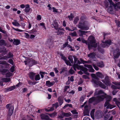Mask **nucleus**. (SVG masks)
Wrapping results in <instances>:
<instances>
[{
	"instance_id": "nucleus-59",
	"label": "nucleus",
	"mask_w": 120,
	"mask_h": 120,
	"mask_svg": "<svg viewBox=\"0 0 120 120\" xmlns=\"http://www.w3.org/2000/svg\"><path fill=\"white\" fill-rule=\"evenodd\" d=\"M68 44V42H66L65 44H64L63 45V48H64L66 46H67V45Z\"/></svg>"
},
{
	"instance_id": "nucleus-31",
	"label": "nucleus",
	"mask_w": 120,
	"mask_h": 120,
	"mask_svg": "<svg viewBox=\"0 0 120 120\" xmlns=\"http://www.w3.org/2000/svg\"><path fill=\"white\" fill-rule=\"evenodd\" d=\"M14 41L13 42V44L16 45H17L20 43V41L18 40L14 39Z\"/></svg>"
},
{
	"instance_id": "nucleus-8",
	"label": "nucleus",
	"mask_w": 120,
	"mask_h": 120,
	"mask_svg": "<svg viewBox=\"0 0 120 120\" xmlns=\"http://www.w3.org/2000/svg\"><path fill=\"white\" fill-rule=\"evenodd\" d=\"M91 76L93 78L92 81V82H93L94 84V86H97L99 85L103 89H105L106 87L100 81H98L97 80V81H96V80H95L94 79H96V77L95 74L92 73L91 74Z\"/></svg>"
},
{
	"instance_id": "nucleus-61",
	"label": "nucleus",
	"mask_w": 120,
	"mask_h": 120,
	"mask_svg": "<svg viewBox=\"0 0 120 120\" xmlns=\"http://www.w3.org/2000/svg\"><path fill=\"white\" fill-rule=\"evenodd\" d=\"M118 92V91L116 90H114L113 91L112 93V94L113 95H114L115 94H116Z\"/></svg>"
},
{
	"instance_id": "nucleus-23",
	"label": "nucleus",
	"mask_w": 120,
	"mask_h": 120,
	"mask_svg": "<svg viewBox=\"0 0 120 120\" xmlns=\"http://www.w3.org/2000/svg\"><path fill=\"white\" fill-rule=\"evenodd\" d=\"M88 32L87 31H83L79 30L78 33L80 36L83 37V35H86V34Z\"/></svg>"
},
{
	"instance_id": "nucleus-38",
	"label": "nucleus",
	"mask_w": 120,
	"mask_h": 120,
	"mask_svg": "<svg viewBox=\"0 0 120 120\" xmlns=\"http://www.w3.org/2000/svg\"><path fill=\"white\" fill-rule=\"evenodd\" d=\"M68 107H72V105L71 104H67L65 105L63 107V109H65L67 108Z\"/></svg>"
},
{
	"instance_id": "nucleus-49",
	"label": "nucleus",
	"mask_w": 120,
	"mask_h": 120,
	"mask_svg": "<svg viewBox=\"0 0 120 120\" xmlns=\"http://www.w3.org/2000/svg\"><path fill=\"white\" fill-rule=\"evenodd\" d=\"M54 109V107L53 106V107H51L49 109L47 110V109H46L45 110L46 111H50L53 110Z\"/></svg>"
},
{
	"instance_id": "nucleus-60",
	"label": "nucleus",
	"mask_w": 120,
	"mask_h": 120,
	"mask_svg": "<svg viewBox=\"0 0 120 120\" xmlns=\"http://www.w3.org/2000/svg\"><path fill=\"white\" fill-rule=\"evenodd\" d=\"M74 72V70L72 69H71L69 71V73L71 74H73Z\"/></svg>"
},
{
	"instance_id": "nucleus-9",
	"label": "nucleus",
	"mask_w": 120,
	"mask_h": 120,
	"mask_svg": "<svg viewBox=\"0 0 120 120\" xmlns=\"http://www.w3.org/2000/svg\"><path fill=\"white\" fill-rule=\"evenodd\" d=\"M97 61V60H95L91 62L93 67L97 71L99 69L96 65L100 68H102L104 66V64L102 62L100 61L98 63Z\"/></svg>"
},
{
	"instance_id": "nucleus-44",
	"label": "nucleus",
	"mask_w": 120,
	"mask_h": 120,
	"mask_svg": "<svg viewBox=\"0 0 120 120\" xmlns=\"http://www.w3.org/2000/svg\"><path fill=\"white\" fill-rule=\"evenodd\" d=\"M12 28L13 30H15V31H18V32H23L24 31V30H23L19 29H18L15 28L13 27H12Z\"/></svg>"
},
{
	"instance_id": "nucleus-50",
	"label": "nucleus",
	"mask_w": 120,
	"mask_h": 120,
	"mask_svg": "<svg viewBox=\"0 0 120 120\" xmlns=\"http://www.w3.org/2000/svg\"><path fill=\"white\" fill-rule=\"evenodd\" d=\"M71 112L73 114H76L78 113L75 110H72Z\"/></svg>"
},
{
	"instance_id": "nucleus-4",
	"label": "nucleus",
	"mask_w": 120,
	"mask_h": 120,
	"mask_svg": "<svg viewBox=\"0 0 120 120\" xmlns=\"http://www.w3.org/2000/svg\"><path fill=\"white\" fill-rule=\"evenodd\" d=\"M88 40L89 43H88L82 38H81V40L82 42L88 45V47L89 50H90L91 47L95 48L97 47L98 44L95 42V40L94 37L90 36L88 39Z\"/></svg>"
},
{
	"instance_id": "nucleus-28",
	"label": "nucleus",
	"mask_w": 120,
	"mask_h": 120,
	"mask_svg": "<svg viewBox=\"0 0 120 120\" xmlns=\"http://www.w3.org/2000/svg\"><path fill=\"white\" fill-rule=\"evenodd\" d=\"M14 21L12 22V24L13 25L17 26H20V25L16 20H14Z\"/></svg>"
},
{
	"instance_id": "nucleus-20",
	"label": "nucleus",
	"mask_w": 120,
	"mask_h": 120,
	"mask_svg": "<svg viewBox=\"0 0 120 120\" xmlns=\"http://www.w3.org/2000/svg\"><path fill=\"white\" fill-rule=\"evenodd\" d=\"M60 56L61 57V58L64 60L67 65H69L70 66H71L72 65L70 63V62L66 60V58L63 56V54H61Z\"/></svg>"
},
{
	"instance_id": "nucleus-62",
	"label": "nucleus",
	"mask_w": 120,
	"mask_h": 120,
	"mask_svg": "<svg viewBox=\"0 0 120 120\" xmlns=\"http://www.w3.org/2000/svg\"><path fill=\"white\" fill-rule=\"evenodd\" d=\"M106 7H107L109 3L107 1H106L104 3Z\"/></svg>"
},
{
	"instance_id": "nucleus-11",
	"label": "nucleus",
	"mask_w": 120,
	"mask_h": 120,
	"mask_svg": "<svg viewBox=\"0 0 120 120\" xmlns=\"http://www.w3.org/2000/svg\"><path fill=\"white\" fill-rule=\"evenodd\" d=\"M113 56L114 58H117L119 56L120 54V50L118 48L115 49L113 52Z\"/></svg>"
},
{
	"instance_id": "nucleus-54",
	"label": "nucleus",
	"mask_w": 120,
	"mask_h": 120,
	"mask_svg": "<svg viewBox=\"0 0 120 120\" xmlns=\"http://www.w3.org/2000/svg\"><path fill=\"white\" fill-rule=\"evenodd\" d=\"M14 69L15 67L14 66H12L10 69L11 71L12 72H13L15 70Z\"/></svg>"
},
{
	"instance_id": "nucleus-15",
	"label": "nucleus",
	"mask_w": 120,
	"mask_h": 120,
	"mask_svg": "<svg viewBox=\"0 0 120 120\" xmlns=\"http://www.w3.org/2000/svg\"><path fill=\"white\" fill-rule=\"evenodd\" d=\"M111 41L110 40H108L105 42H102L101 44L102 47H108L111 44Z\"/></svg>"
},
{
	"instance_id": "nucleus-14",
	"label": "nucleus",
	"mask_w": 120,
	"mask_h": 120,
	"mask_svg": "<svg viewBox=\"0 0 120 120\" xmlns=\"http://www.w3.org/2000/svg\"><path fill=\"white\" fill-rule=\"evenodd\" d=\"M103 116V113L100 110L97 111L95 115V117L97 119H100Z\"/></svg>"
},
{
	"instance_id": "nucleus-47",
	"label": "nucleus",
	"mask_w": 120,
	"mask_h": 120,
	"mask_svg": "<svg viewBox=\"0 0 120 120\" xmlns=\"http://www.w3.org/2000/svg\"><path fill=\"white\" fill-rule=\"evenodd\" d=\"M79 20V18L78 17H77L75 18L74 20V23L76 24L77 22Z\"/></svg>"
},
{
	"instance_id": "nucleus-34",
	"label": "nucleus",
	"mask_w": 120,
	"mask_h": 120,
	"mask_svg": "<svg viewBox=\"0 0 120 120\" xmlns=\"http://www.w3.org/2000/svg\"><path fill=\"white\" fill-rule=\"evenodd\" d=\"M10 79L9 78H2V81L3 82H7L10 81Z\"/></svg>"
},
{
	"instance_id": "nucleus-46",
	"label": "nucleus",
	"mask_w": 120,
	"mask_h": 120,
	"mask_svg": "<svg viewBox=\"0 0 120 120\" xmlns=\"http://www.w3.org/2000/svg\"><path fill=\"white\" fill-rule=\"evenodd\" d=\"M8 58V56H4L2 57H1L0 56V59H4L6 60Z\"/></svg>"
},
{
	"instance_id": "nucleus-17",
	"label": "nucleus",
	"mask_w": 120,
	"mask_h": 120,
	"mask_svg": "<svg viewBox=\"0 0 120 120\" xmlns=\"http://www.w3.org/2000/svg\"><path fill=\"white\" fill-rule=\"evenodd\" d=\"M115 113V112L114 111L111 110L106 115L104 116V119L105 120H107L110 116V115L111 114L114 115Z\"/></svg>"
},
{
	"instance_id": "nucleus-19",
	"label": "nucleus",
	"mask_w": 120,
	"mask_h": 120,
	"mask_svg": "<svg viewBox=\"0 0 120 120\" xmlns=\"http://www.w3.org/2000/svg\"><path fill=\"white\" fill-rule=\"evenodd\" d=\"M84 66L88 68V71L90 72L93 73L94 72V70L91 65L85 64Z\"/></svg>"
},
{
	"instance_id": "nucleus-56",
	"label": "nucleus",
	"mask_w": 120,
	"mask_h": 120,
	"mask_svg": "<svg viewBox=\"0 0 120 120\" xmlns=\"http://www.w3.org/2000/svg\"><path fill=\"white\" fill-rule=\"evenodd\" d=\"M13 54L12 53L10 52L8 54V56L9 58L12 57L13 56Z\"/></svg>"
},
{
	"instance_id": "nucleus-51",
	"label": "nucleus",
	"mask_w": 120,
	"mask_h": 120,
	"mask_svg": "<svg viewBox=\"0 0 120 120\" xmlns=\"http://www.w3.org/2000/svg\"><path fill=\"white\" fill-rule=\"evenodd\" d=\"M40 26H42L43 27L45 30L46 29V28L45 26V24L43 23H40Z\"/></svg>"
},
{
	"instance_id": "nucleus-58",
	"label": "nucleus",
	"mask_w": 120,
	"mask_h": 120,
	"mask_svg": "<svg viewBox=\"0 0 120 120\" xmlns=\"http://www.w3.org/2000/svg\"><path fill=\"white\" fill-rule=\"evenodd\" d=\"M83 82V81L81 79H80V80L78 82V85H80Z\"/></svg>"
},
{
	"instance_id": "nucleus-55",
	"label": "nucleus",
	"mask_w": 120,
	"mask_h": 120,
	"mask_svg": "<svg viewBox=\"0 0 120 120\" xmlns=\"http://www.w3.org/2000/svg\"><path fill=\"white\" fill-rule=\"evenodd\" d=\"M8 63L11 64L13 65V62L12 59H10L8 61Z\"/></svg>"
},
{
	"instance_id": "nucleus-36",
	"label": "nucleus",
	"mask_w": 120,
	"mask_h": 120,
	"mask_svg": "<svg viewBox=\"0 0 120 120\" xmlns=\"http://www.w3.org/2000/svg\"><path fill=\"white\" fill-rule=\"evenodd\" d=\"M40 79V75H36L35 77V79L36 81L39 80Z\"/></svg>"
},
{
	"instance_id": "nucleus-12",
	"label": "nucleus",
	"mask_w": 120,
	"mask_h": 120,
	"mask_svg": "<svg viewBox=\"0 0 120 120\" xmlns=\"http://www.w3.org/2000/svg\"><path fill=\"white\" fill-rule=\"evenodd\" d=\"M51 26L52 27H54L56 29L58 30V31L59 32L60 30V29L58 27V25L56 20H54L51 24Z\"/></svg>"
},
{
	"instance_id": "nucleus-33",
	"label": "nucleus",
	"mask_w": 120,
	"mask_h": 120,
	"mask_svg": "<svg viewBox=\"0 0 120 120\" xmlns=\"http://www.w3.org/2000/svg\"><path fill=\"white\" fill-rule=\"evenodd\" d=\"M35 75V74L33 72H30L29 74L30 77L31 79H33Z\"/></svg>"
},
{
	"instance_id": "nucleus-10",
	"label": "nucleus",
	"mask_w": 120,
	"mask_h": 120,
	"mask_svg": "<svg viewBox=\"0 0 120 120\" xmlns=\"http://www.w3.org/2000/svg\"><path fill=\"white\" fill-rule=\"evenodd\" d=\"M26 60L24 61L25 64H28L31 66L37 63V62L34 60H30L27 57H26Z\"/></svg>"
},
{
	"instance_id": "nucleus-24",
	"label": "nucleus",
	"mask_w": 120,
	"mask_h": 120,
	"mask_svg": "<svg viewBox=\"0 0 120 120\" xmlns=\"http://www.w3.org/2000/svg\"><path fill=\"white\" fill-rule=\"evenodd\" d=\"M54 83V82H51L49 81H47L46 84V85L49 87H51L52 86Z\"/></svg>"
},
{
	"instance_id": "nucleus-57",
	"label": "nucleus",
	"mask_w": 120,
	"mask_h": 120,
	"mask_svg": "<svg viewBox=\"0 0 120 120\" xmlns=\"http://www.w3.org/2000/svg\"><path fill=\"white\" fill-rule=\"evenodd\" d=\"M0 32H1L4 34H5L6 33V31L3 30H2L0 27Z\"/></svg>"
},
{
	"instance_id": "nucleus-43",
	"label": "nucleus",
	"mask_w": 120,
	"mask_h": 120,
	"mask_svg": "<svg viewBox=\"0 0 120 120\" xmlns=\"http://www.w3.org/2000/svg\"><path fill=\"white\" fill-rule=\"evenodd\" d=\"M56 112H54L52 114H49V115L51 117H54L56 115Z\"/></svg>"
},
{
	"instance_id": "nucleus-6",
	"label": "nucleus",
	"mask_w": 120,
	"mask_h": 120,
	"mask_svg": "<svg viewBox=\"0 0 120 120\" xmlns=\"http://www.w3.org/2000/svg\"><path fill=\"white\" fill-rule=\"evenodd\" d=\"M105 94L104 95L103 97H105L104 99L105 98H106V101L105 104L104 106L106 107V109H110L115 107H116L115 105H112L110 104L109 103V101H110L112 99L111 97L110 96L107 95L106 94Z\"/></svg>"
},
{
	"instance_id": "nucleus-37",
	"label": "nucleus",
	"mask_w": 120,
	"mask_h": 120,
	"mask_svg": "<svg viewBox=\"0 0 120 120\" xmlns=\"http://www.w3.org/2000/svg\"><path fill=\"white\" fill-rule=\"evenodd\" d=\"M65 28V29L67 30H68L69 31H72L75 30L76 29V27H73V29L72 30H71V29H70L68 27H66Z\"/></svg>"
},
{
	"instance_id": "nucleus-45",
	"label": "nucleus",
	"mask_w": 120,
	"mask_h": 120,
	"mask_svg": "<svg viewBox=\"0 0 120 120\" xmlns=\"http://www.w3.org/2000/svg\"><path fill=\"white\" fill-rule=\"evenodd\" d=\"M41 19V17L40 15H38L37 16V20L40 21Z\"/></svg>"
},
{
	"instance_id": "nucleus-41",
	"label": "nucleus",
	"mask_w": 120,
	"mask_h": 120,
	"mask_svg": "<svg viewBox=\"0 0 120 120\" xmlns=\"http://www.w3.org/2000/svg\"><path fill=\"white\" fill-rule=\"evenodd\" d=\"M70 35L72 36H76L77 35L75 31H74L73 33H71Z\"/></svg>"
},
{
	"instance_id": "nucleus-40",
	"label": "nucleus",
	"mask_w": 120,
	"mask_h": 120,
	"mask_svg": "<svg viewBox=\"0 0 120 120\" xmlns=\"http://www.w3.org/2000/svg\"><path fill=\"white\" fill-rule=\"evenodd\" d=\"M112 87L113 89H120V87L116 86L114 85H112Z\"/></svg>"
},
{
	"instance_id": "nucleus-29",
	"label": "nucleus",
	"mask_w": 120,
	"mask_h": 120,
	"mask_svg": "<svg viewBox=\"0 0 120 120\" xmlns=\"http://www.w3.org/2000/svg\"><path fill=\"white\" fill-rule=\"evenodd\" d=\"M96 74L97 77L101 79H102L104 77L103 75L99 72H98L96 73Z\"/></svg>"
},
{
	"instance_id": "nucleus-26",
	"label": "nucleus",
	"mask_w": 120,
	"mask_h": 120,
	"mask_svg": "<svg viewBox=\"0 0 120 120\" xmlns=\"http://www.w3.org/2000/svg\"><path fill=\"white\" fill-rule=\"evenodd\" d=\"M117 75L118 78L119 79H120V75L117 74ZM112 83L116 85L120 86V82H112Z\"/></svg>"
},
{
	"instance_id": "nucleus-5",
	"label": "nucleus",
	"mask_w": 120,
	"mask_h": 120,
	"mask_svg": "<svg viewBox=\"0 0 120 120\" xmlns=\"http://www.w3.org/2000/svg\"><path fill=\"white\" fill-rule=\"evenodd\" d=\"M110 3V6H109L108 9V13L112 14L114 13L113 8L116 10H117L120 8V3L118 2L116 3V4L113 3L112 0H108Z\"/></svg>"
},
{
	"instance_id": "nucleus-63",
	"label": "nucleus",
	"mask_w": 120,
	"mask_h": 120,
	"mask_svg": "<svg viewBox=\"0 0 120 120\" xmlns=\"http://www.w3.org/2000/svg\"><path fill=\"white\" fill-rule=\"evenodd\" d=\"M52 9L53 10V12H57V9L56 8L53 7L52 8Z\"/></svg>"
},
{
	"instance_id": "nucleus-7",
	"label": "nucleus",
	"mask_w": 120,
	"mask_h": 120,
	"mask_svg": "<svg viewBox=\"0 0 120 120\" xmlns=\"http://www.w3.org/2000/svg\"><path fill=\"white\" fill-rule=\"evenodd\" d=\"M78 26L79 28L82 30H87L89 29V23L85 20H81Z\"/></svg>"
},
{
	"instance_id": "nucleus-3",
	"label": "nucleus",
	"mask_w": 120,
	"mask_h": 120,
	"mask_svg": "<svg viewBox=\"0 0 120 120\" xmlns=\"http://www.w3.org/2000/svg\"><path fill=\"white\" fill-rule=\"evenodd\" d=\"M0 71L3 75H6V77H9L12 75V74L5 69L2 68V67H4V68H7L9 67L10 65L4 61L0 62Z\"/></svg>"
},
{
	"instance_id": "nucleus-16",
	"label": "nucleus",
	"mask_w": 120,
	"mask_h": 120,
	"mask_svg": "<svg viewBox=\"0 0 120 120\" xmlns=\"http://www.w3.org/2000/svg\"><path fill=\"white\" fill-rule=\"evenodd\" d=\"M9 107V109L8 114V115L9 116H11L14 110V107L13 106L11 105L9 106V105L8 104L6 105V107L7 108H8Z\"/></svg>"
},
{
	"instance_id": "nucleus-21",
	"label": "nucleus",
	"mask_w": 120,
	"mask_h": 120,
	"mask_svg": "<svg viewBox=\"0 0 120 120\" xmlns=\"http://www.w3.org/2000/svg\"><path fill=\"white\" fill-rule=\"evenodd\" d=\"M15 88V86H12L10 87L6 88L4 89V90L5 92H7L11 91Z\"/></svg>"
},
{
	"instance_id": "nucleus-35",
	"label": "nucleus",
	"mask_w": 120,
	"mask_h": 120,
	"mask_svg": "<svg viewBox=\"0 0 120 120\" xmlns=\"http://www.w3.org/2000/svg\"><path fill=\"white\" fill-rule=\"evenodd\" d=\"M58 99L59 103L60 105H61L63 103V100L61 99L60 98H58Z\"/></svg>"
},
{
	"instance_id": "nucleus-25",
	"label": "nucleus",
	"mask_w": 120,
	"mask_h": 120,
	"mask_svg": "<svg viewBox=\"0 0 120 120\" xmlns=\"http://www.w3.org/2000/svg\"><path fill=\"white\" fill-rule=\"evenodd\" d=\"M41 118L42 119H48V117L47 115V114L45 113V114H41Z\"/></svg>"
},
{
	"instance_id": "nucleus-53",
	"label": "nucleus",
	"mask_w": 120,
	"mask_h": 120,
	"mask_svg": "<svg viewBox=\"0 0 120 120\" xmlns=\"http://www.w3.org/2000/svg\"><path fill=\"white\" fill-rule=\"evenodd\" d=\"M4 44V40H1L0 41V45H2Z\"/></svg>"
},
{
	"instance_id": "nucleus-18",
	"label": "nucleus",
	"mask_w": 120,
	"mask_h": 120,
	"mask_svg": "<svg viewBox=\"0 0 120 120\" xmlns=\"http://www.w3.org/2000/svg\"><path fill=\"white\" fill-rule=\"evenodd\" d=\"M71 114L70 112L68 113H65L62 112L61 113V115H59L58 118L59 119H61L64 116L68 117L71 116Z\"/></svg>"
},
{
	"instance_id": "nucleus-2",
	"label": "nucleus",
	"mask_w": 120,
	"mask_h": 120,
	"mask_svg": "<svg viewBox=\"0 0 120 120\" xmlns=\"http://www.w3.org/2000/svg\"><path fill=\"white\" fill-rule=\"evenodd\" d=\"M104 94H105V93L102 90L98 89H96L94 95L97 96V97H93L90 99L89 100V103H91L94 102L97 103L103 101L105 98L104 97H103Z\"/></svg>"
},
{
	"instance_id": "nucleus-30",
	"label": "nucleus",
	"mask_w": 120,
	"mask_h": 120,
	"mask_svg": "<svg viewBox=\"0 0 120 120\" xmlns=\"http://www.w3.org/2000/svg\"><path fill=\"white\" fill-rule=\"evenodd\" d=\"M95 110V109H93L90 112V116L93 120L94 119V112Z\"/></svg>"
},
{
	"instance_id": "nucleus-42",
	"label": "nucleus",
	"mask_w": 120,
	"mask_h": 120,
	"mask_svg": "<svg viewBox=\"0 0 120 120\" xmlns=\"http://www.w3.org/2000/svg\"><path fill=\"white\" fill-rule=\"evenodd\" d=\"M73 17V15L72 13L70 15L68 16V17L70 20H72Z\"/></svg>"
},
{
	"instance_id": "nucleus-39",
	"label": "nucleus",
	"mask_w": 120,
	"mask_h": 120,
	"mask_svg": "<svg viewBox=\"0 0 120 120\" xmlns=\"http://www.w3.org/2000/svg\"><path fill=\"white\" fill-rule=\"evenodd\" d=\"M52 106L54 107L56 109L59 106V104L58 102H56L54 104H53L52 105Z\"/></svg>"
},
{
	"instance_id": "nucleus-32",
	"label": "nucleus",
	"mask_w": 120,
	"mask_h": 120,
	"mask_svg": "<svg viewBox=\"0 0 120 120\" xmlns=\"http://www.w3.org/2000/svg\"><path fill=\"white\" fill-rule=\"evenodd\" d=\"M33 117H34V116L33 115H31L30 117L27 116V118H24L22 120H33L31 118V117L32 118Z\"/></svg>"
},
{
	"instance_id": "nucleus-27",
	"label": "nucleus",
	"mask_w": 120,
	"mask_h": 120,
	"mask_svg": "<svg viewBox=\"0 0 120 120\" xmlns=\"http://www.w3.org/2000/svg\"><path fill=\"white\" fill-rule=\"evenodd\" d=\"M30 9V6L28 4H26L25 6V11L26 13H27L28 12Z\"/></svg>"
},
{
	"instance_id": "nucleus-13",
	"label": "nucleus",
	"mask_w": 120,
	"mask_h": 120,
	"mask_svg": "<svg viewBox=\"0 0 120 120\" xmlns=\"http://www.w3.org/2000/svg\"><path fill=\"white\" fill-rule=\"evenodd\" d=\"M90 108L87 105L84 106V110L83 112V116H89V115Z\"/></svg>"
},
{
	"instance_id": "nucleus-52",
	"label": "nucleus",
	"mask_w": 120,
	"mask_h": 120,
	"mask_svg": "<svg viewBox=\"0 0 120 120\" xmlns=\"http://www.w3.org/2000/svg\"><path fill=\"white\" fill-rule=\"evenodd\" d=\"M115 22L117 26H119L120 24V22L118 20H115Z\"/></svg>"
},
{
	"instance_id": "nucleus-64",
	"label": "nucleus",
	"mask_w": 120,
	"mask_h": 120,
	"mask_svg": "<svg viewBox=\"0 0 120 120\" xmlns=\"http://www.w3.org/2000/svg\"><path fill=\"white\" fill-rule=\"evenodd\" d=\"M83 120H90V119L88 117H84Z\"/></svg>"
},
{
	"instance_id": "nucleus-22",
	"label": "nucleus",
	"mask_w": 120,
	"mask_h": 120,
	"mask_svg": "<svg viewBox=\"0 0 120 120\" xmlns=\"http://www.w3.org/2000/svg\"><path fill=\"white\" fill-rule=\"evenodd\" d=\"M102 81L107 85H109L110 84V83L109 79V77L107 76H106L105 77V80H102Z\"/></svg>"
},
{
	"instance_id": "nucleus-1",
	"label": "nucleus",
	"mask_w": 120,
	"mask_h": 120,
	"mask_svg": "<svg viewBox=\"0 0 120 120\" xmlns=\"http://www.w3.org/2000/svg\"><path fill=\"white\" fill-rule=\"evenodd\" d=\"M95 54L94 52L90 53L88 55V56L90 57V59L91 60V61L90 62L92 63L91 62L93 61H94V60H96L95 58ZM73 57L74 58V64L73 63V60L72 56H69L68 57V58L71 62V63L72 64V65L74 70L75 71L76 68L78 69L81 70L84 72L85 74L88 75H89V73L87 72L88 70L87 68L84 67L82 66L79 65L78 64H80L82 63L83 64L86 63L87 62L90 63V61L87 62L84 61L82 59H80V61L81 62V63L78 60V59L75 57V56H74Z\"/></svg>"
},
{
	"instance_id": "nucleus-48",
	"label": "nucleus",
	"mask_w": 120,
	"mask_h": 120,
	"mask_svg": "<svg viewBox=\"0 0 120 120\" xmlns=\"http://www.w3.org/2000/svg\"><path fill=\"white\" fill-rule=\"evenodd\" d=\"M82 77L83 78L85 79H89V78L87 76L84 75L82 76Z\"/></svg>"
}]
</instances>
